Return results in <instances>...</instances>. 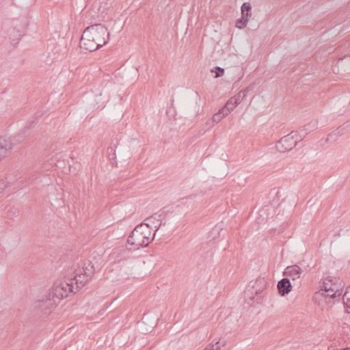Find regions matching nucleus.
<instances>
[{
	"mask_svg": "<svg viewBox=\"0 0 350 350\" xmlns=\"http://www.w3.org/2000/svg\"><path fill=\"white\" fill-rule=\"evenodd\" d=\"M157 228L154 233L148 224H141L137 225L127 239L128 245L131 246L135 251L148 246L153 240Z\"/></svg>",
	"mask_w": 350,
	"mask_h": 350,
	"instance_id": "f257e3e1",
	"label": "nucleus"
},
{
	"mask_svg": "<svg viewBox=\"0 0 350 350\" xmlns=\"http://www.w3.org/2000/svg\"><path fill=\"white\" fill-rule=\"evenodd\" d=\"M73 291L74 286L72 283L57 282L54 283L52 290L49 294L59 303L60 300L68 297L69 293Z\"/></svg>",
	"mask_w": 350,
	"mask_h": 350,
	"instance_id": "f03ea898",
	"label": "nucleus"
},
{
	"mask_svg": "<svg viewBox=\"0 0 350 350\" xmlns=\"http://www.w3.org/2000/svg\"><path fill=\"white\" fill-rule=\"evenodd\" d=\"M88 29L91 31L90 33L96 44H100V47L107 43L109 33L104 25L100 23L94 24L88 27Z\"/></svg>",
	"mask_w": 350,
	"mask_h": 350,
	"instance_id": "7ed1b4c3",
	"label": "nucleus"
},
{
	"mask_svg": "<svg viewBox=\"0 0 350 350\" xmlns=\"http://www.w3.org/2000/svg\"><path fill=\"white\" fill-rule=\"evenodd\" d=\"M297 131H292L289 135L282 137L276 144V148L280 152H285L292 150L297 144V141L294 139L297 136Z\"/></svg>",
	"mask_w": 350,
	"mask_h": 350,
	"instance_id": "20e7f679",
	"label": "nucleus"
},
{
	"mask_svg": "<svg viewBox=\"0 0 350 350\" xmlns=\"http://www.w3.org/2000/svg\"><path fill=\"white\" fill-rule=\"evenodd\" d=\"M90 32L91 31L88 27L84 30L79 44L81 49L92 52L100 48V44H96Z\"/></svg>",
	"mask_w": 350,
	"mask_h": 350,
	"instance_id": "39448f33",
	"label": "nucleus"
},
{
	"mask_svg": "<svg viewBox=\"0 0 350 350\" xmlns=\"http://www.w3.org/2000/svg\"><path fill=\"white\" fill-rule=\"evenodd\" d=\"M57 304V300L48 294L41 300L36 302V307L39 308L43 314H48Z\"/></svg>",
	"mask_w": 350,
	"mask_h": 350,
	"instance_id": "423d86ee",
	"label": "nucleus"
},
{
	"mask_svg": "<svg viewBox=\"0 0 350 350\" xmlns=\"http://www.w3.org/2000/svg\"><path fill=\"white\" fill-rule=\"evenodd\" d=\"M321 288H323V291L327 293L334 292L332 295H328L330 299L339 297L342 292V288H340V286L336 282H333V280L331 277H327L324 280Z\"/></svg>",
	"mask_w": 350,
	"mask_h": 350,
	"instance_id": "0eeeda50",
	"label": "nucleus"
},
{
	"mask_svg": "<svg viewBox=\"0 0 350 350\" xmlns=\"http://www.w3.org/2000/svg\"><path fill=\"white\" fill-rule=\"evenodd\" d=\"M307 271V267H304L303 262L288 266L284 271V275L291 278L293 281L301 278L303 273Z\"/></svg>",
	"mask_w": 350,
	"mask_h": 350,
	"instance_id": "6e6552de",
	"label": "nucleus"
},
{
	"mask_svg": "<svg viewBox=\"0 0 350 350\" xmlns=\"http://www.w3.org/2000/svg\"><path fill=\"white\" fill-rule=\"evenodd\" d=\"M133 251L135 250L131 246L129 247H121L113 250L111 254V258L115 262H120L129 259Z\"/></svg>",
	"mask_w": 350,
	"mask_h": 350,
	"instance_id": "1a4fd4ad",
	"label": "nucleus"
},
{
	"mask_svg": "<svg viewBox=\"0 0 350 350\" xmlns=\"http://www.w3.org/2000/svg\"><path fill=\"white\" fill-rule=\"evenodd\" d=\"M277 287L278 293L281 296L288 295L292 290V285L290 282V279L288 278H282L278 282Z\"/></svg>",
	"mask_w": 350,
	"mask_h": 350,
	"instance_id": "9d476101",
	"label": "nucleus"
},
{
	"mask_svg": "<svg viewBox=\"0 0 350 350\" xmlns=\"http://www.w3.org/2000/svg\"><path fill=\"white\" fill-rule=\"evenodd\" d=\"M13 146L14 144L10 138L3 136L0 137V160L6 155L8 151L12 149Z\"/></svg>",
	"mask_w": 350,
	"mask_h": 350,
	"instance_id": "9b49d317",
	"label": "nucleus"
},
{
	"mask_svg": "<svg viewBox=\"0 0 350 350\" xmlns=\"http://www.w3.org/2000/svg\"><path fill=\"white\" fill-rule=\"evenodd\" d=\"M83 271L81 274L84 278H86V281H89L95 273L94 265L90 260L84 262L83 266Z\"/></svg>",
	"mask_w": 350,
	"mask_h": 350,
	"instance_id": "f8f14e48",
	"label": "nucleus"
},
{
	"mask_svg": "<svg viewBox=\"0 0 350 350\" xmlns=\"http://www.w3.org/2000/svg\"><path fill=\"white\" fill-rule=\"evenodd\" d=\"M241 100L240 98H230L228 102L226 103L224 107L222 108V111L226 112V114H228L232 111L234 110V109L239 104L241 103Z\"/></svg>",
	"mask_w": 350,
	"mask_h": 350,
	"instance_id": "ddd939ff",
	"label": "nucleus"
},
{
	"mask_svg": "<svg viewBox=\"0 0 350 350\" xmlns=\"http://www.w3.org/2000/svg\"><path fill=\"white\" fill-rule=\"evenodd\" d=\"M252 16V6L250 3H243L241 6V17L248 18Z\"/></svg>",
	"mask_w": 350,
	"mask_h": 350,
	"instance_id": "4468645a",
	"label": "nucleus"
},
{
	"mask_svg": "<svg viewBox=\"0 0 350 350\" xmlns=\"http://www.w3.org/2000/svg\"><path fill=\"white\" fill-rule=\"evenodd\" d=\"M117 143H118V141H116V143L113 142V141L111 142V146L110 147H109L107 149L108 157L111 161L116 160V148L117 146Z\"/></svg>",
	"mask_w": 350,
	"mask_h": 350,
	"instance_id": "2eb2a0df",
	"label": "nucleus"
},
{
	"mask_svg": "<svg viewBox=\"0 0 350 350\" xmlns=\"http://www.w3.org/2000/svg\"><path fill=\"white\" fill-rule=\"evenodd\" d=\"M227 115L228 114H226L225 111H222V108H221L219 110V111L217 113H215L213 116V118H212L213 121L215 122H219Z\"/></svg>",
	"mask_w": 350,
	"mask_h": 350,
	"instance_id": "dca6fc26",
	"label": "nucleus"
},
{
	"mask_svg": "<svg viewBox=\"0 0 350 350\" xmlns=\"http://www.w3.org/2000/svg\"><path fill=\"white\" fill-rule=\"evenodd\" d=\"M326 291H323V288H321L320 291L316 292L314 295L313 299L315 300L321 299L322 298H325L326 299L327 298H329V296L327 295ZM327 301V300H325Z\"/></svg>",
	"mask_w": 350,
	"mask_h": 350,
	"instance_id": "f3484780",
	"label": "nucleus"
},
{
	"mask_svg": "<svg viewBox=\"0 0 350 350\" xmlns=\"http://www.w3.org/2000/svg\"><path fill=\"white\" fill-rule=\"evenodd\" d=\"M81 275L82 274H79L78 275L75 276V284L79 288L83 286L84 284L88 282L86 281V278L83 277V279L81 278Z\"/></svg>",
	"mask_w": 350,
	"mask_h": 350,
	"instance_id": "a211bd4d",
	"label": "nucleus"
},
{
	"mask_svg": "<svg viewBox=\"0 0 350 350\" xmlns=\"http://www.w3.org/2000/svg\"><path fill=\"white\" fill-rule=\"evenodd\" d=\"M343 302L346 306L350 308V286L348 287L342 297Z\"/></svg>",
	"mask_w": 350,
	"mask_h": 350,
	"instance_id": "6ab92c4d",
	"label": "nucleus"
},
{
	"mask_svg": "<svg viewBox=\"0 0 350 350\" xmlns=\"http://www.w3.org/2000/svg\"><path fill=\"white\" fill-rule=\"evenodd\" d=\"M249 19L241 17L236 21V27L239 29H243L246 27Z\"/></svg>",
	"mask_w": 350,
	"mask_h": 350,
	"instance_id": "aec40b11",
	"label": "nucleus"
},
{
	"mask_svg": "<svg viewBox=\"0 0 350 350\" xmlns=\"http://www.w3.org/2000/svg\"><path fill=\"white\" fill-rule=\"evenodd\" d=\"M342 129H340V127L338 128L335 131L329 133L328 135V137H327V140H336V137L338 136V135H341L342 133Z\"/></svg>",
	"mask_w": 350,
	"mask_h": 350,
	"instance_id": "412c9836",
	"label": "nucleus"
},
{
	"mask_svg": "<svg viewBox=\"0 0 350 350\" xmlns=\"http://www.w3.org/2000/svg\"><path fill=\"white\" fill-rule=\"evenodd\" d=\"M211 72H215V78H218L224 75V69L221 67L216 66L211 70Z\"/></svg>",
	"mask_w": 350,
	"mask_h": 350,
	"instance_id": "4be33fe9",
	"label": "nucleus"
},
{
	"mask_svg": "<svg viewBox=\"0 0 350 350\" xmlns=\"http://www.w3.org/2000/svg\"><path fill=\"white\" fill-rule=\"evenodd\" d=\"M219 343L220 341H217L215 345L209 344L204 350H220Z\"/></svg>",
	"mask_w": 350,
	"mask_h": 350,
	"instance_id": "5701e85b",
	"label": "nucleus"
},
{
	"mask_svg": "<svg viewBox=\"0 0 350 350\" xmlns=\"http://www.w3.org/2000/svg\"><path fill=\"white\" fill-rule=\"evenodd\" d=\"M304 128L306 131H310L316 128V122H310L309 124L305 125Z\"/></svg>",
	"mask_w": 350,
	"mask_h": 350,
	"instance_id": "b1692460",
	"label": "nucleus"
},
{
	"mask_svg": "<svg viewBox=\"0 0 350 350\" xmlns=\"http://www.w3.org/2000/svg\"><path fill=\"white\" fill-rule=\"evenodd\" d=\"M246 91L245 90H241L240 91L238 94L235 96H234V98H240L241 100L243 99V98L246 96Z\"/></svg>",
	"mask_w": 350,
	"mask_h": 350,
	"instance_id": "393cba45",
	"label": "nucleus"
},
{
	"mask_svg": "<svg viewBox=\"0 0 350 350\" xmlns=\"http://www.w3.org/2000/svg\"><path fill=\"white\" fill-rule=\"evenodd\" d=\"M7 187L5 182L0 180V193H1Z\"/></svg>",
	"mask_w": 350,
	"mask_h": 350,
	"instance_id": "a878e982",
	"label": "nucleus"
},
{
	"mask_svg": "<svg viewBox=\"0 0 350 350\" xmlns=\"http://www.w3.org/2000/svg\"><path fill=\"white\" fill-rule=\"evenodd\" d=\"M7 187L5 182L0 180V193H1Z\"/></svg>",
	"mask_w": 350,
	"mask_h": 350,
	"instance_id": "bb28decb",
	"label": "nucleus"
},
{
	"mask_svg": "<svg viewBox=\"0 0 350 350\" xmlns=\"http://www.w3.org/2000/svg\"><path fill=\"white\" fill-rule=\"evenodd\" d=\"M222 230V226H221V225H220V224H217V225H216V226H215V227L214 228V229H213V232H215V231L218 232L219 230Z\"/></svg>",
	"mask_w": 350,
	"mask_h": 350,
	"instance_id": "cd10ccee",
	"label": "nucleus"
},
{
	"mask_svg": "<svg viewBox=\"0 0 350 350\" xmlns=\"http://www.w3.org/2000/svg\"><path fill=\"white\" fill-rule=\"evenodd\" d=\"M34 124V122L31 121L28 123V125L25 126V129H29L30 128L33 127Z\"/></svg>",
	"mask_w": 350,
	"mask_h": 350,
	"instance_id": "c85d7f7f",
	"label": "nucleus"
},
{
	"mask_svg": "<svg viewBox=\"0 0 350 350\" xmlns=\"http://www.w3.org/2000/svg\"><path fill=\"white\" fill-rule=\"evenodd\" d=\"M334 292H328L327 293V295H332Z\"/></svg>",
	"mask_w": 350,
	"mask_h": 350,
	"instance_id": "c756f323",
	"label": "nucleus"
}]
</instances>
